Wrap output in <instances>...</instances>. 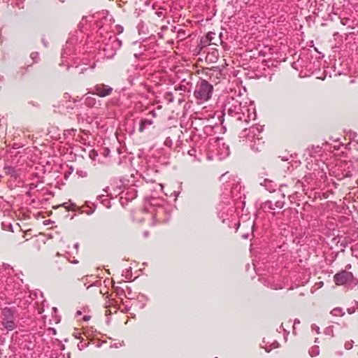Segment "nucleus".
Returning <instances> with one entry per match:
<instances>
[{
  "label": "nucleus",
  "mask_w": 358,
  "mask_h": 358,
  "mask_svg": "<svg viewBox=\"0 0 358 358\" xmlns=\"http://www.w3.org/2000/svg\"><path fill=\"white\" fill-rule=\"evenodd\" d=\"M223 115L236 121L249 122L256 118L255 109L242 101L241 94L228 95L223 103Z\"/></svg>",
  "instance_id": "nucleus-1"
},
{
  "label": "nucleus",
  "mask_w": 358,
  "mask_h": 358,
  "mask_svg": "<svg viewBox=\"0 0 358 358\" xmlns=\"http://www.w3.org/2000/svg\"><path fill=\"white\" fill-rule=\"evenodd\" d=\"M97 26L99 27L97 35H99L101 38H103L101 41H98L99 43H101L99 48L105 52V56L107 58H112L115 55L116 51L122 46V41L109 34H106L103 36V33L101 31L103 29V26L99 24Z\"/></svg>",
  "instance_id": "nucleus-2"
},
{
  "label": "nucleus",
  "mask_w": 358,
  "mask_h": 358,
  "mask_svg": "<svg viewBox=\"0 0 358 358\" xmlns=\"http://www.w3.org/2000/svg\"><path fill=\"white\" fill-rule=\"evenodd\" d=\"M262 131L263 127L259 125L252 126L248 129L243 130V135L250 141V147L255 152H260L264 148V142L259 138V135Z\"/></svg>",
  "instance_id": "nucleus-3"
},
{
  "label": "nucleus",
  "mask_w": 358,
  "mask_h": 358,
  "mask_svg": "<svg viewBox=\"0 0 358 358\" xmlns=\"http://www.w3.org/2000/svg\"><path fill=\"white\" fill-rule=\"evenodd\" d=\"M213 91V85L207 80L202 79L196 85L194 96L198 103H203L211 98Z\"/></svg>",
  "instance_id": "nucleus-4"
},
{
  "label": "nucleus",
  "mask_w": 358,
  "mask_h": 358,
  "mask_svg": "<svg viewBox=\"0 0 358 358\" xmlns=\"http://www.w3.org/2000/svg\"><path fill=\"white\" fill-rule=\"evenodd\" d=\"M210 141V151L219 160L224 159L229 155V146L224 142L222 138H213Z\"/></svg>",
  "instance_id": "nucleus-5"
},
{
  "label": "nucleus",
  "mask_w": 358,
  "mask_h": 358,
  "mask_svg": "<svg viewBox=\"0 0 358 358\" xmlns=\"http://www.w3.org/2000/svg\"><path fill=\"white\" fill-rule=\"evenodd\" d=\"M241 189L242 187L238 182H227L224 185V191L222 193L223 199L227 200L229 196L234 201L241 199L243 195Z\"/></svg>",
  "instance_id": "nucleus-6"
},
{
  "label": "nucleus",
  "mask_w": 358,
  "mask_h": 358,
  "mask_svg": "<svg viewBox=\"0 0 358 358\" xmlns=\"http://www.w3.org/2000/svg\"><path fill=\"white\" fill-rule=\"evenodd\" d=\"M15 310L6 307L2 310L1 324L7 331H13L17 327Z\"/></svg>",
  "instance_id": "nucleus-7"
},
{
  "label": "nucleus",
  "mask_w": 358,
  "mask_h": 358,
  "mask_svg": "<svg viewBox=\"0 0 358 358\" xmlns=\"http://www.w3.org/2000/svg\"><path fill=\"white\" fill-rule=\"evenodd\" d=\"M334 278L336 284L338 285H346L352 287L358 283V279L355 278L351 272L346 271L336 273Z\"/></svg>",
  "instance_id": "nucleus-8"
},
{
  "label": "nucleus",
  "mask_w": 358,
  "mask_h": 358,
  "mask_svg": "<svg viewBox=\"0 0 358 358\" xmlns=\"http://www.w3.org/2000/svg\"><path fill=\"white\" fill-rule=\"evenodd\" d=\"M216 210L218 218L224 223L227 220H229V214L234 211V207L227 199L220 201L216 207Z\"/></svg>",
  "instance_id": "nucleus-9"
},
{
  "label": "nucleus",
  "mask_w": 358,
  "mask_h": 358,
  "mask_svg": "<svg viewBox=\"0 0 358 358\" xmlns=\"http://www.w3.org/2000/svg\"><path fill=\"white\" fill-rule=\"evenodd\" d=\"M285 202L283 201H276L273 202L271 201H266L261 205V208L266 213H270L274 216L276 213V210H280L283 208Z\"/></svg>",
  "instance_id": "nucleus-10"
},
{
  "label": "nucleus",
  "mask_w": 358,
  "mask_h": 358,
  "mask_svg": "<svg viewBox=\"0 0 358 358\" xmlns=\"http://www.w3.org/2000/svg\"><path fill=\"white\" fill-rule=\"evenodd\" d=\"M76 41L77 39L74 38H71L67 40L66 45L62 51L61 57L62 59V61L61 63H59L60 66L64 64L63 61L64 58H67L68 56H70L73 54L75 51V44Z\"/></svg>",
  "instance_id": "nucleus-11"
},
{
  "label": "nucleus",
  "mask_w": 358,
  "mask_h": 358,
  "mask_svg": "<svg viewBox=\"0 0 358 358\" xmlns=\"http://www.w3.org/2000/svg\"><path fill=\"white\" fill-rule=\"evenodd\" d=\"M113 87L104 84H96L94 86L92 90L93 94H96L99 97H106L109 96L113 92Z\"/></svg>",
  "instance_id": "nucleus-12"
},
{
  "label": "nucleus",
  "mask_w": 358,
  "mask_h": 358,
  "mask_svg": "<svg viewBox=\"0 0 358 358\" xmlns=\"http://www.w3.org/2000/svg\"><path fill=\"white\" fill-rule=\"evenodd\" d=\"M84 104L88 108H96L100 105L99 101L92 96L85 97Z\"/></svg>",
  "instance_id": "nucleus-13"
},
{
  "label": "nucleus",
  "mask_w": 358,
  "mask_h": 358,
  "mask_svg": "<svg viewBox=\"0 0 358 358\" xmlns=\"http://www.w3.org/2000/svg\"><path fill=\"white\" fill-rule=\"evenodd\" d=\"M153 123H154V122H153L152 119H148V118L142 119L139 124V128H138L139 132H141V133L143 132L148 127L151 126Z\"/></svg>",
  "instance_id": "nucleus-14"
},
{
  "label": "nucleus",
  "mask_w": 358,
  "mask_h": 358,
  "mask_svg": "<svg viewBox=\"0 0 358 358\" xmlns=\"http://www.w3.org/2000/svg\"><path fill=\"white\" fill-rule=\"evenodd\" d=\"M261 185L264 186L265 189L269 192H275L277 187V185L275 183L268 179H265Z\"/></svg>",
  "instance_id": "nucleus-15"
},
{
  "label": "nucleus",
  "mask_w": 358,
  "mask_h": 358,
  "mask_svg": "<svg viewBox=\"0 0 358 358\" xmlns=\"http://www.w3.org/2000/svg\"><path fill=\"white\" fill-rule=\"evenodd\" d=\"M309 354L311 357H316L320 354L319 347L315 345L311 348L309 351Z\"/></svg>",
  "instance_id": "nucleus-16"
},
{
  "label": "nucleus",
  "mask_w": 358,
  "mask_h": 358,
  "mask_svg": "<svg viewBox=\"0 0 358 358\" xmlns=\"http://www.w3.org/2000/svg\"><path fill=\"white\" fill-rule=\"evenodd\" d=\"M331 313L334 315V316H338L339 315H343L344 313H343V310L341 308H336L334 309H333L331 312Z\"/></svg>",
  "instance_id": "nucleus-17"
},
{
  "label": "nucleus",
  "mask_w": 358,
  "mask_h": 358,
  "mask_svg": "<svg viewBox=\"0 0 358 358\" xmlns=\"http://www.w3.org/2000/svg\"><path fill=\"white\" fill-rule=\"evenodd\" d=\"M138 78L137 74H136V73H134V74H132V75H130V76L128 77L127 80H128V82L129 83V84H130L131 85H134V80H135L136 78Z\"/></svg>",
  "instance_id": "nucleus-18"
},
{
  "label": "nucleus",
  "mask_w": 358,
  "mask_h": 358,
  "mask_svg": "<svg viewBox=\"0 0 358 358\" xmlns=\"http://www.w3.org/2000/svg\"><path fill=\"white\" fill-rule=\"evenodd\" d=\"M324 334L327 335L333 336V327L330 326L324 329Z\"/></svg>",
  "instance_id": "nucleus-19"
},
{
  "label": "nucleus",
  "mask_w": 358,
  "mask_h": 358,
  "mask_svg": "<svg viewBox=\"0 0 358 358\" xmlns=\"http://www.w3.org/2000/svg\"><path fill=\"white\" fill-rule=\"evenodd\" d=\"M5 171L7 173L12 174L14 172V168L11 166L5 167Z\"/></svg>",
  "instance_id": "nucleus-20"
},
{
  "label": "nucleus",
  "mask_w": 358,
  "mask_h": 358,
  "mask_svg": "<svg viewBox=\"0 0 358 358\" xmlns=\"http://www.w3.org/2000/svg\"><path fill=\"white\" fill-rule=\"evenodd\" d=\"M352 343L353 341H351L350 342H347L345 344V348L347 349V350H350L352 348Z\"/></svg>",
  "instance_id": "nucleus-21"
},
{
  "label": "nucleus",
  "mask_w": 358,
  "mask_h": 358,
  "mask_svg": "<svg viewBox=\"0 0 358 358\" xmlns=\"http://www.w3.org/2000/svg\"><path fill=\"white\" fill-rule=\"evenodd\" d=\"M101 203L108 208L110 207V201L107 199H105V201H101Z\"/></svg>",
  "instance_id": "nucleus-22"
},
{
  "label": "nucleus",
  "mask_w": 358,
  "mask_h": 358,
  "mask_svg": "<svg viewBox=\"0 0 358 358\" xmlns=\"http://www.w3.org/2000/svg\"><path fill=\"white\" fill-rule=\"evenodd\" d=\"M101 203L108 208L110 207V201L107 199H105V201H101Z\"/></svg>",
  "instance_id": "nucleus-23"
},
{
  "label": "nucleus",
  "mask_w": 358,
  "mask_h": 358,
  "mask_svg": "<svg viewBox=\"0 0 358 358\" xmlns=\"http://www.w3.org/2000/svg\"><path fill=\"white\" fill-rule=\"evenodd\" d=\"M213 35H215V34L212 32H210L207 34V38L209 41H212V40L213 39Z\"/></svg>",
  "instance_id": "nucleus-24"
},
{
  "label": "nucleus",
  "mask_w": 358,
  "mask_h": 358,
  "mask_svg": "<svg viewBox=\"0 0 358 358\" xmlns=\"http://www.w3.org/2000/svg\"><path fill=\"white\" fill-rule=\"evenodd\" d=\"M212 129H213V127H212L211 126H206V127H204V131H205L206 133L209 132V131H212Z\"/></svg>",
  "instance_id": "nucleus-25"
},
{
  "label": "nucleus",
  "mask_w": 358,
  "mask_h": 358,
  "mask_svg": "<svg viewBox=\"0 0 358 358\" xmlns=\"http://www.w3.org/2000/svg\"><path fill=\"white\" fill-rule=\"evenodd\" d=\"M64 99H65L66 101H69L71 99V95L69 93H64Z\"/></svg>",
  "instance_id": "nucleus-26"
},
{
  "label": "nucleus",
  "mask_w": 358,
  "mask_h": 358,
  "mask_svg": "<svg viewBox=\"0 0 358 358\" xmlns=\"http://www.w3.org/2000/svg\"><path fill=\"white\" fill-rule=\"evenodd\" d=\"M37 57H38V53L37 52H33L31 55V59L33 60H35Z\"/></svg>",
  "instance_id": "nucleus-27"
},
{
  "label": "nucleus",
  "mask_w": 358,
  "mask_h": 358,
  "mask_svg": "<svg viewBox=\"0 0 358 358\" xmlns=\"http://www.w3.org/2000/svg\"><path fill=\"white\" fill-rule=\"evenodd\" d=\"M312 329L315 330L317 332L319 333L320 328L315 324L312 325Z\"/></svg>",
  "instance_id": "nucleus-28"
},
{
  "label": "nucleus",
  "mask_w": 358,
  "mask_h": 358,
  "mask_svg": "<svg viewBox=\"0 0 358 358\" xmlns=\"http://www.w3.org/2000/svg\"><path fill=\"white\" fill-rule=\"evenodd\" d=\"M150 115H151L152 116V117H157V113L155 112V110H151L150 113H149Z\"/></svg>",
  "instance_id": "nucleus-29"
},
{
  "label": "nucleus",
  "mask_w": 358,
  "mask_h": 358,
  "mask_svg": "<svg viewBox=\"0 0 358 358\" xmlns=\"http://www.w3.org/2000/svg\"><path fill=\"white\" fill-rule=\"evenodd\" d=\"M196 152V150H194V149H192L188 151V154L190 155V156H193L194 155V153Z\"/></svg>",
  "instance_id": "nucleus-30"
},
{
  "label": "nucleus",
  "mask_w": 358,
  "mask_h": 358,
  "mask_svg": "<svg viewBox=\"0 0 358 358\" xmlns=\"http://www.w3.org/2000/svg\"><path fill=\"white\" fill-rule=\"evenodd\" d=\"M82 99L83 98H80V97L77 96L76 98L73 99V103L79 102L82 100Z\"/></svg>",
  "instance_id": "nucleus-31"
},
{
  "label": "nucleus",
  "mask_w": 358,
  "mask_h": 358,
  "mask_svg": "<svg viewBox=\"0 0 358 358\" xmlns=\"http://www.w3.org/2000/svg\"><path fill=\"white\" fill-rule=\"evenodd\" d=\"M299 323H300V320L299 319H295L294 321L293 328L294 329L295 328V325L298 324Z\"/></svg>",
  "instance_id": "nucleus-32"
},
{
  "label": "nucleus",
  "mask_w": 358,
  "mask_h": 358,
  "mask_svg": "<svg viewBox=\"0 0 358 358\" xmlns=\"http://www.w3.org/2000/svg\"><path fill=\"white\" fill-rule=\"evenodd\" d=\"M155 13H156V15H157L158 17H162L164 15V13L162 11H157Z\"/></svg>",
  "instance_id": "nucleus-33"
},
{
  "label": "nucleus",
  "mask_w": 358,
  "mask_h": 358,
  "mask_svg": "<svg viewBox=\"0 0 358 358\" xmlns=\"http://www.w3.org/2000/svg\"><path fill=\"white\" fill-rule=\"evenodd\" d=\"M103 196H104L103 194L99 195V196H97V199H98V200H99L101 202V201H104L103 199H103Z\"/></svg>",
  "instance_id": "nucleus-34"
},
{
  "label": "nucleus",
  "mask_w": 358,
  "mask_h": 358,
  "mask_svg": "<svg viewBox=\"0 0 358 358\" xmlns=\"http://www.w3.org/2000/svg\"><path fill=\"white\" fill-rule=\"evenodd\" d=\"M348 312L349 314H352L355 312V310L352 308H348Z\"/></svg>",
  "instance_id": "nucleus-35"
},
{
  "label": "nucleus",
  "mask_w": 358,
  "mask_h": 358,
  "mask_svg": "<svg viewBox=\"0 0 358 358\" xmlns=\"http://www.w3.org/2000/svg\"><path fill=\"white\" fill-rule=\"evenodd\" d=\"M62 206H64L68 210L71 209L70 207L67 205V203H64Z\"/></svg>",
  "instance_id": "nucleus-36"
},
{
  "label": "nucleus",
  "mask_w": 358,
  "mask_h": 358,
  "mask_svg": "<svg viewBox=\"0 0 358 358\" xmlns=\"http://www.w3.org/2000/svg\"><path fill=\"white\" fill-rule=\"evenodd\" d=\"M90 316H87V315L84 316V317H83L85 321H88L90 320Z\"/></svg>",
  "instance_id": "nucleus-37"
},
{
  "label": "nucleus",
  "mask_w": 358,
  "mask_h": 358,
  "mask_svg": "<svg viewBox=\"0 0 358 358\" xmlns=\"http://www.w3.org/2000/svg\"><path fill=\"white\" fill-rule=\"evenodd\" d=\"M351 176V174H350V171H348L346 173V174L343 176V177H350Z\"/></svg>",
  "instance_id": "nucleus-38"
},
{
  "label": "nucleus",
  "mask_w": 358,
  "mask_h": 358,
  "mask_svg": "<svg viewBox=\"0 0 358 358\" xmlns=\"http://www.w3.org/2000/svg\"><path fill=\"white\" fill-rule=\"evenodd\" d=\"M133 190L134 191V195L131 196V199H133L134 198H135L136 196V191L134 189H133Z\"/></svg>",
  "instance_id": "nucleus-39"
},
{
  "label": "nucleus",
  "mask_w": 358,
  "mask_h": 358,
  "mask_svg": "<svg viewBox=\"0 0 358 358\" xmlns=\"http://www.w3.org/2000/svg\"><path fill=\"white\" fill-rule=\"evenodd\" d=\"M143 235L145 238H147L148 236V231H144Z\"/></svg>",
  "instance_id": "nucleus-40"
},
{
  "label": "nucleus",
  "mask_w": 358,
  "mask_h": 358,
  "mask_svg": "<svg viewBox=\"0 0 358 358\" xmlns=\"http://www.w3.org/2000/svg\"><path fill=\"white\" fill-rule=\"evenodd\" d=\"M249 235L248 234H244L243 235V238H245V239H247L248 238Z\"/></svg>",
  "instance_id": "nucleus-41"
},
{
  "label": "nucleus",
  "mask_w": 358,
  "mask_h": 358,
  "mask_svg": "<svg viewBox=\"0 0 358 358\" xmlns=\"http://www.w3.org/2000/svg\"><path fill=\"white\" fill-rule=\"evenodd\" d=\"M78 247H79V244H78V243H76V244H74V248H75L76 250H78Z\"/></svg>",
  "instance_id": "nucleus-42"
},
{
  "label": "nucleus",
  "mask_w": 358,
  "mask_h": 358,
  "mask_svg": "<svg viewBox=\"0 0 358 358\" xmlns=\"http://www.w3.org/2000/svg\"><path fill=\"white\" fill-rule=\"evenodd\" d=\"M93 212H94V210H92V211H91V210H89V212H87V215H91V214H92V213H93Z\"/></svg>",
  "instance_id": "nucleus-43"
},
{
  "label": "nucleus",
  "mask_w": 358,
  "mask_h": 358,
  "mask_svg": "<svg viewBox=\"0 0 358 358\" xmlns=\"http://www.w3.org/2000/svg\"><path fill=\"white\" fill-rule=\"evenodd\" d=\"M93 212H94V210H92V211H91V210H89V212H87V215H91V214H92V213H93Z\"/></svg>",
  "instance_id": "nucleus-44"
},
{
  "label": "nucleus",
  "mask_w": 358,
  "mask_h": 358,
  "mask_svg": "<svg viewBox=\"0 0 358 358\" xmlns=\"http://www.w3.org/2000/svg\"><path fill=\"white\" fill-rule=\"evenodd\" d=\"M108 187H106L103 191L106 193H108Z\"/></svg>",
  "instance_id": "nucleus-45"
},
{
  "label": "nucleus",
  "mask_w": 358,
  "mask_h": 358,
  "mask_svg": "<svg viewBox=\"0 0 358 358\" xmlns=\"http://www.w3.org/2000/svg\"><path fill=\"white\" fill-rule=\"evenodd\" d=\"M72 263L77 264V263H78V260H74V261L72 262Z\"/></svg>",
  "instance_id": "nucleus-46"
},
{
  "label": "nucleus",
  "mask_w": 358,
  "mask_h": 358,
  "mask_svg": "<svg viewBox=\"0 0 358 358\" xmlns=\"http://www.w3.org/2000/svg\"><path fill=\"white\" fill-rule=\"evenodd\" d=\"M127 289H128V292H129V293H131V289L129 287H127Z\"/></svg>",
  "instance_id": "nucleus-47"
},
{
  "label": "nucleus",
  "mask_w": 358,
  "mask_h": 358,
  "mask_svg": "<svg viewBox=\"0 0 358 358\" xmlns=\"http://www.w3.org/2000/svg\"><path fill=\"white\" fill-rule=\"evenodd\" d=\"M8 227H9V228H10V229H12V224H8Z\"/></svg>",
  "instance_id": "nucleus-48"
},
{
  "label": "nucleus",
  "mask_w": 358,
  "mask_h": 358,
  "mask_svg": "<svg viewBox=\"0 0 358 358\" xmlns=\"http://www.w3.org/2000/svg\"><path fill=\"white\" fill-rule=\"evenodd\" d=\"M334 148H335V149L338 150L339 146H338V145H336V146H335Z\"/></svg>",
  "instance_id": "nucleus-49"
},
{
  "label": "nucleus",
  "mask_w": 358,
  "mask_h": 358,
  "mask_svg": "<svg viewBox=\"0 0 358 358\" xmlns=\"http://www.w3.org/2000/svg\"><path fill=\"white\" fill-rule=\"evenodd\" d=\"M77 315H81V312H80V310H78V311L77 312Z\"/></svg>",
  "instance_id": "nucleus-50"
},
{
  "label": "nucleus",
  "mask_w": 358,
  "mask_h": 358,
  "mask_svg": "<svg viewBox=\"0 0 358 358\" xmlns=\"http://www.w3.org/2000/svg\"><path fill=\"white\" fill-rule=\"evenodd\" d=\"M280 328H282L285 331L282 324L280 325Z\"/></svg>",
  "instance_id": "nucleus-51"
},
{
  "label": "nucleus",
  "mask_w": 358,
  "mask_h": 358,
  "mask_svg": "<svg viewBox=\"0 0 358 358\" xmlns=\"http://www.w3.org/2000/svg\"><path fill=\"white\" fill-rule=\"evenodd\" d=\"M355 304L356 306H358V302H357V301H355Z\"/></svg>",
  "instance_id": "nucleus-52"
},
{
  "label": "nucleus",
  "mask_w": 358,
  "mask_h": 358,
  "mask_svg": "<svg viewBox=\"0 0 358 358\" xmlns=\"http://www.w3.org/2000/svg\"><path fill=\"white\" fill-rule=\"evenodd\" d=\"M27 302H28V301H26V303H24V308H25V306L27 305Z\"/></svg>",
  "instance_id": "nucleus-53"
},
{
  "label": "nucleus",
  "mask_w": 358,
  "mask_h": 358,
  "mask_svg": "<svg viewBox=\"0 0 358 358\" xmlns=\"http://www.w3.org/2000/svg\"><path fill=\"white\" fill-rule=\"evenodd\" d=\"M43 43H44V45L46 46V43H45V41H44V40H43Z\"/></svg>",
  "instance_id": "nucleus-54"
},
{
  "label": "nucleus",
  "mask_w": 358,
  "mask_h": 358,
  "mask_svg": "<svg viewBox=\"0 0 358 358\" xmlns=\"http://www.w3.org/2000/svg\"><path fill=\"white\" fill-rule=\"evenodd\" d=\"M54 311L57 310V308H53Z\"/></svg>",
  "instance_id": "nucleus-55"
},
{
  "label": "nucleus",
  "mask_w": 358,
  "mask_h": 358,
  "mask_svg": "<svg viewBox=\"0 0 358 358\" xmlns=\"http://www.w3.org/2000/svg\"><path fill=\"white\" fill-rule=\"evenodd\" d=\"M165 143H169V141H167V140H166V141H165Z\"/></svg>",
  "instance_id": "nucleus-56"
},
{
  "label": "nucleus",
  "mask_w": 358,
  "mask_h": 358,
  "mask_svg": "<svg viewBox=\"0 0 358 358\" xmlns=\"http://www.w3.org/2000/svg\"><path fill=\"white\" fill-rule=\"evenodd\" d=\"M165 143H169V141H167V140H166V141H165Z\"/></svg>",
  "instance_id": "nucleus-57"
},
{
  "label": "nucleus",
  "mask_w": 358,
  "mask_h": 358,
  "mask_svg": "<svg viewBox=\"0 0 358 358\" xmlns=\"http://www.w3.org/2000/svg\"><path fill=\"white\" fill-rule=\"evenodd\" d=\"M215 358H217V357H215Z\"/></svg>",
  "instance_id": "nucleus-58"
}]
</instances>
